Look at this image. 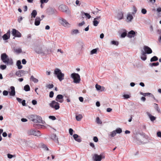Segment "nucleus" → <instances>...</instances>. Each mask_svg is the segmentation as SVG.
I'll return each instance as SVG.
<instances>
[{"label": "nucleus", "instance_id": "16", "mask_svg": "<svg viewBox=\"0 0 161 161\" xmlns=\"http://www.w3.org/2000/svg\"><path fill=\"white\" fill-rule=\"evenodd\" d=\"M124 13L122 12H119L116 15V17L118 20H120L123 19L124 15Z\"/></svg>", "mask_w": 161, "mask_h": 161}, {"label": "nucleus", "instance_id": "13", "mask_svg": "<svg viewBox=\"0 0 161 161\" xmlns=\"http://www.w3.org/2000/svg\"><path fill=\"white\" fill-rule=\"evenodd\" d=\"M37 118H35L33 119V122L36 123L38 124H42L44 123L43 121L42 120V118L41 117L37 116Z\"/></svg>", "mask_w": 161, "mask_h": 161}, {"label": "nucleus", "instance_id": "30", "mask_svg": "<svg viewBox=\"0 0 161 161\" xmlns=\"http://www.w3.org/2000/svg\"><path fill=\"white\" fill-rule=\"evenodd\" d=\"M82 118L83 116L81 114H79L78 115H76L75 117L76 120L78 121H80Z\"/></svg>", "mask_w": 161, "mask_h": 161}, {"label": "nucleus", "instance_id": "34", "mask_svg": "<svg viewBox=\"0 0 161 161\" xmlns=\"http://www.w3.org/2000/svg\"><path fill=\"white\" fill-rule=\"evenodd\" d=\"M79 33V30L77 29L73 30L71 31L72 35L76 34Z\"/></svg>", "mask_w": 161, "mask_h": 161}, {"label": "nucleus", "instance_id": "26", "mask_svg": "<svg viewBox=\"0 0 161 161\" xmlns=\"http://www.w3.org/2000/svg\"><path fill=\"white\" fill-rule=\"evenodd\" d=\"M141 52V59L145 61L147 59V55L146 54L143 52V51Z\"/></svg>", "mask_w": 161, "mask_h": 161}, {"label": "nucleus", "instance_id": "42", "mask_svg": "<svg viewBox=\"0 0 161 161\" xmlns=\"http://www.w3.org/2000/svg\"><path fill=\"white\" fill-rule=\"evenodd\" d=\"M114 130L115 131L116 133L120 134L122 132L121 129L119 128L116 129V130Z\"/></svg>", "mask_w": 161, "mask_h": 161}, {"label": "nucleus", "instance_id": "32", "mask_svg": "<svg viewBox=\"0 0 161 161\" xmlns=\"http://www.w3.org/2000/svg\"><path fill=\"white\" fill-rule=\"evenodd\" d=\"M30 80H32L34 83H37L38 81V80L37 79L35 78L33 75L31 76Z\"/></svg>", "mask_w": 161, "mask_h": 161}, {"label": "nucleus", "instance_id": "41", "mask_svg": "<svg viewBox=\"0 0 161 161\" xmlns=\"http://www.w3.org/2000/svg\"><path fill=\"white\" fill-rule=\"evenodd\" d=\"M150 95H151V96L152 97H153L154 100H156V99L155 98L153 95L151 93L148 92V93H145L144 94V96H150Z\"/></svg>", "mask_w": 161, "mask_h": 161}, {"label": "nucleus", "instance_id": "4", "mask_svg": "<svg viewBox=\"0 0 161 161\" xmlns=\"http://www.w3.org/2000/svg\"><path fill=\"white\" fill-rule=\"evenodd\" d=\"M27 133L29 135H33L36 136H39L42 135L39 130L34 129L29 130L27 131Z\"/></svg>", "mask_w": 161, "mask_h": 161}, {"label": "nucleus", "instance_id": "51", "mask_svg": "<svg viewBox=\"0 0 161 161\" xmlns=\"http://www.w3.org/2000/svg\"><path fill=\"white\" fill-rule=\"evenodd\" d=\"M133 12L132 13V14H134L136 13L137 12L136 8L135 6H134L133 7Z\"/></svg>", "mask_w": 161, "mask_h": 161}, {"label": "nucleus", "instance_id": "5", "mask_svg": "<svg viewBox=\"0 0 161 161\" xmlns=\"http://www.w3.org/2000/svg\"><path fill=\"white\" fill-rule=\"evenodd\" d=\"M144 137L145 136L143 135L136 134L135 135L134 138L137 142L142 143L143 140V139Z\"/></svg>", "mask_w": 161, "mask_h": 161}, {"label": "nucleus", "instance_id": "33", "mask_svg": "<svg viewBox=\"0 0 161 161\" xmlns=\"http://www.w3.org/2000/svg\"><path fill=\"white\" fill-rule=\"evenodd\" d=\"M33 126L35 128H36L39 129L40 128H42V127H44V126L43 125H40L39 124H34L33 125Z\"/></svg>", "mask_w": 161, "mask_h": 161}, {"label": "nucleus", "instance_id": "35", "mask_svg": "<svg viewBox=\"0 0 161 161\" xmlns=\"http://www.w3.org/2000/svg\"><path fill=\"white\" fill-rule=\"evenodd\" d=\"M24 89L26 92L29 91L30 90L29 86L28 85H25L24 87Z\"/></svg>", "mask_w": 161, "mask_h": 161}, {"label": "nucleus", "instance_id": "52", "mask_svg": "<svg viewBox=\"0 0 161 161\" xmlns=\"http://www.w3.org/2000/svg\"><path fill=\"white\" fill-rule=\"evenodd\" d=\"M0 68L2 70H4L6 68V66L5 65H1L0 66Z\"/></svg>", "mask_w": 161, "mask_h": 161}, {"label": "nucleus", "instance_id": "8", "mask_svg": "<svg viewBox=\"0 0 161 161\" xmlns=\"http://www.w3.org/2000/svg\"><path fill=\"white\" fill-rule=\"evenodd\" d=\"M59 22L60 24H62L64 27H69L70 24L66 21V20L62 18L59 19Z\"/></svg>", "mask_w": 161, "mask_h": 161}, {"label": "nucleus", "instance_id": "62", "mask_svg": "<svg viewBox=\"0 0 161 161\" xmlns=\"http://www.w3.org/2000/svg\"><path fill=\"white\" fill-rule=\"evenodd\" d=\"M90 145L91 147L92 148H94V149H96L94 144L93 143H92V142H90Z\"/></svg>", "mask_w": 161, "mask_h": 161}, {"label": "nucleus", "instance_id": "43", "mask_svg": "<svg viewBox=\"0 0 161 161\" xmlns=\"http://www.w3.org/2000/svg\"><path fill=\"white\" fill-rule=\"evenodd\" d=\"M110 43L111 44L115 45L116 46H118L119 44L118 42L115 41H111Z\"/></svg>", "mask_w": 161, "mask_h": 161}, {"label": "nucleus", "instance_id": "40", "mask_svg": "<svg viewBox=\"0 0 161 161\" xmlns=\"http://www.w3.org/2000/svg\"><path fill=\"white\" fill-rule=\"evenodd\" d=\"M159 63L158 62H157L156 63H150L149 65L151 67H153V66H157L159 65Z\"/></svg>", "mask_w": 161, "mask_h": 161}, {"label": "nucleus", "instance_id": "23", "mask_svg": "<svg viewBox=\"0 0 161 161\" xmlns=\"http://www.w3.org/2000/svg\"><path fill=\"white\" fill-rule=\"evenodd\" d=\"M50 137L51 138V139H53L54 141L58 143V138L57 137L56 134H52L51 135Z\"/></svg>", "mask_w": 161, "mask_h": 161}, {"label": "nucleus", "instance_id": "61", "mask_svg": "<svg viewBox=\"0 0 161 161\" xmlns=\"http://www.w3.org/2000/svg\"><path fill=\"white\" fill-rule=\"evenodd\" d=\"M49 1V0H40V2L41 4H43L44 3H47Z\"/></svg>", "mask_w": 161, "mask_h": 161}, {"label": "nucleus", "instance_id": "60", "mask_svg": "<svg viewBox=\"0 0 161 161\" xmlns=\"http://www.w3.org/2000/svg\"><path fill=\"white\" fill-rule=\"evenodd\" d=\"M73 130L72 129L70 128L69 129V133L70 135H73Z\"/></svg>", "mask_w": 161, "mask_h": 161}, {"label": "nucleus", "instance_id": "46", "mask_svg": "<svg viewBox=\"0 0 161 161\" xmlns=\"http://www.w3.org/2000/svg\"><path fill=\"white\" fill-rule=\"evenodd\" d=\"M97 48L94 49L92 50L91 51V54H96L97 53Z\"/></svg>", "mask_w": 161, "mask_h": 161}, {"label": "nucleus", "instance_id": "24", "mask_svg": "<svg viewBox=\"0 0 161 161\" xmlns=\"http://www.w3.org/2000/svg\"><path fill=\"white\" fill-rule=\"evenodd\" d=\"M35 52L38 54H42L43 53V51L42 50V49L41 47H36L35 50Z\"/></svg>", "mask_w": 161, "mask_h": 161}, {"label": "nucleus", "instance_id": "28", "mask_svg": "<svg viewBox=\"0 0 161 161\" xmlns=\"http://www.w3.org/2000/svg\"><path fill=\"white\" fill-rule=\"evenodd\" d=\"M36 117V115H31L29 116V119L32 121H33V119H34L35 118H37Z\"/></svg>", "mask_w": 161, "mask_h": 161}, {"label": "nucleus", "instance_id": "10", "mask_svg": "<svg viewBox=\"0 0 161 161\" xmlns=\"http://www.w3.org/2000/svg\"><path fill=\"white\" fill-rule=\"evenodd\" d=\"M59 9L63 12L66 13L68 12V13H69V11L68 7L65 5H61L59 6Z\"/></svg>", "mask_w": 161, "mask_h": 161}, {"label": "nucleus", "instance_id": "58", "mask_svg": "<svg viewBox=\"0 0 161 161\" xmlns=\"http://www.w3.org/2000/svg\"><path fill=\"white\" fill-rule=\"evenodd\" d=\"M20 72L21 73V74L22 75V76L25 74V73H27V71H25L23 70H20Z\"/></svg>", "mask_w": 161, "mask_h": 161}, {"label": "nucleus", "instance_id": "44", "mask_svg": "<svg viewBox=\"0 0 161 161\" xmlns=\"http://www.w3.org/2000/svg\"><path fill=\"white\" fill-rule=\"evenodd\" d=\"M116 133L115 130H114L110 133V135L111 137H113L116 134Z\"/></svg>", "mask_w": 161, "mask_h": 161}, {"label": "nucleus", "instance_id": "2", "mask_svg": "<svg viewBox=\"0 0 161 161\" xmlns=\"http://www.w3.org/2000/svg\"><path fill=\"white\" fill-rule=\"evenodd\" d=\"M54 74L57 76V78L60 81L64 79V75L62 73L61 70L59 69L56 68L54 70Z\"/></svg>", "mask_w": 161, "mask_h": 161}, {"label": "nucleus", "instance_id": "45", "mask_svg": "<svg viewBox=\"0 0 161 161\" xmlns=\"http://www.w3.org/2000/svg\"><path fill=\"white\" fill-rule=\"evenodd\" d=\"M99 21H97L96 19H94L93 21V25L95 26H97L99 23Z\"/></svg>", "mask_w": 161, "mask_h": 161}, {"label": "nucleus", "instance_id": "53", "mask_svg": "<svg viewBox=\"0 0 161 161\" xmlns=\"http://www.w3.org/2000/svg\"><path fill=\"white\" fill-rule=\"evenodd\" d=\"M8 94V92L7 91L4 90L3 92V94L4 96H7Z\"/></svg>", "mask_w": 161, "mask_h": 161}, {"label": "nucleus", "instance_id": "54", "mask_svg": "<svg viewBox=\"0 0 161 161\" xmlns=\"http://www.w3.org/2000/svg\"><path fill=\"white\" fill-rule=\"evenodd\" d=\"M141 12L143 14H145L147 13V11L145 9L142 8L141 10Z\"/></svg>", "mask_w": 161, "mask_h": 161}, {"label": "nucleus", "instance_id": "18", "mask_svg": "<svg viewBox=\"0 0 161 161\" xmlns=\"http://www.w3.org/2000/svg\"><path fill=\"white\" fill-rule=\"evenodd\" d=\"M11 91L9 92V95L10 96H14L15 95V92L14 87L13 86L10 87Z\"/></svg>", "mask_w": 161, "mask_h": 161}, {"label": "nucleus", "instance_id": "57", "mask_svg": "<svg viewBox=\"0 0 161 161\" xmlns=\"http://www.w3.org/2000/svg\"><path fill=\"white\" fill-rule=\"evenodd\" d=\"M96 122L98 124H101L102 123L98 117H97L96 118Z\"/></svg>", "mask_w": 161, "mask_h": 161}, {"label": "nucleus", "instance_id": "36", "mask_svg": "<svg viewBox=\"0 0 161 161\" xmlns=\"http://www.w3.org/2000/svg\"><path fill=\"white\" fill-rule=\"evenodd\" d=\"M154 108L156 110L158 113H160V110L159 109L158 105L156 103H154Z\"/></svg>", "mask_w": 161, "mask_h": 161}, {"label": "nucleus", "instance_id": "19", "mask_svg": "<svg viewBox=\"0 0 161 161\" xmlns=\"http://www.w3.org/2000/svg\"><path fill=\"white\" fill-rule=\"evenodd\" d=\"M74 139L78 142H80L81 141V137L77 134H74L73 136Z\"/></svg>", "mask_w": 161, "mask_h": 161}, {"label": "nucleus", "instance_id": "49", "mask_svg": "<svg viewBox=\"0 0 161 161\" xmlns=\"http://www.w3.org/2000/svg\"><path fill=\"white\" fill-rule=\"evenodd\" d=\"M53 85L52 84H48L46 86V87L49 89H51L53 88Z\"/></svg>", "mask_w": 161, "mask_h": 161}, {"label": "nucleus", "instance_id": "14", "mask_svg": "<svg viewBox=\"0 0 161 161\" xmlns=\"http://www.w3.org/2000/svg\"><path fill=\"white\" fill-rule=\"evenodd\" d=\"M133 19V17L132 15V14H131L130 13H128L127 15L126 19L127 22H131Z\"/></svg>", "mask_w": 161, "mask_h": 161}, {"label": "nucleus", "instance_id": "25", "mask_svg": "<svg viewBox=\"0 0 161 161\" xmlns=\"http://www.w3.org/2000/svg\"><path fill=\"white\" fill-rule=\"evenodd\" d=\"M39 17H37L35 21V25L36 26L39 25L40 23V21L42 20Z\"/></svg>", "mask_w": 161, "mask_h": 161}, {"label": "nucleus", "instance_id": "7", "mask_svg": "<svg viewBox=\"0 0 161 161\" xmlns=\"http://www.w3.org/2000/svg\"><path fill=\"white\" fill-rule=\"evenodd\" d=\"M141 51H143L146 54H150L152 53V49L148 46L145 45L143 46L142 49Z\"/></svg>", "mask_w": 161, "mask_h": 161}, {"label": "nucleus", "instance_id": "48", "mask_svg": "<svg viewBox=\"0 0 161 161\" xmlns=\"http://www.w3.org/2000/svg\"><path fill=\"white\" fill-rule=\"evenodd\" d=\"M42 147L44 148V150L48 151L49 149L47 147L45 144H43L42 146Z\"/></svg>", "mask_w": 161, "mask_h": 161}, {"label": "nucleus", "instance_id": "1", "mask_svg": "<svg viewBox=\"0 0 161 161\" xmlns=\"http://www.w3.org/2000/svg\"><path fill=\"white\" fill-rule=\"evenodd\" d=\"M1 59L3 62L7 65H12L13 64L12 59L11 58H9L5 53H3L1 54Z\"/></svg>", "mask_w": 161, "mask_h": 161}, {"label": "nucleus", "instance_id": "47", "mask_svg": "<svg viewBox=\"0 0 161 161\" xmlns=\"http://www.w3.org/2000/svg\"><path fill=\"white\" fill-rule=\"evenodd\" d=\"M15 75H16L18 77H21L22 76V75L21 74L20 71L18 70L16 72Z\"/></svg>", "mask_w": 161, "mask_h": 161}, {"label": "nucleus", "instance_id": "50", "mask_svg": "<svg viewBox=\"0 0 161 161\" xmlns=\"http://www.w3.org/2000/svg\"><path fill=\"white\" fill-rule=\"evenodd\" d=\"M16 52L17 53H20L22 52V49L21 48H18V49H16L15 50Z\"/></svg>", "mask_w": 161, "mask_h": 161}, {"label": "nucleus", "instance_id": "59", "mask_svg": "<svg viewBox=\"0 0 161 161\" xmlns=\"http://www.w3.org/2000/svg\"><path fill=\"white\" fill-rule=\"evenodd\" d=\"M54 95V93L53 91H51L49 93V97L51 98H52L53 97Z\"/></svg>", "mask_w": 161, "mask_h": 161}, {"label": "nucleus", "instance_id": "29", "mask_svg": "<svg viewBox=\"0 0 161 161\" xmlns=\"http://www.w3.org/2000/svg\"><path fill=\"white\" fill-rule=\"evenodd\" d=\"M16 65L18 66V69H21L22 68V66L21 65V62L20 61L18 60L16 63Z\"/></svg>", "mask_w": 161, "mask_h": 161}, {"label": "nucleus", "instance_id": "56", "mask_svg": "<svg viewBox=\"0 0 161 161\" xmlns=\"http://www.w3.org/2000/svg\"><path fill=\"white\" fill-rule=\"evenodd\" d=\"M49 118L52 120H55L56 119V117L54 116H49Z\"/></svg>", "mask_w": 161, "mask_h": 161}, {"label": "nucleus", "instance_id": "21", "mask_svg": "<svg viewBox=\"0 0 161 161\" xmlns=\"http://www.w3.org/2000/svg\"><path fill=\"white\" fill-rule=\"evenodd\" d=\"M76 45L79 49H82L84 47V44L82 42L79 41L76 43Z\"/></svg>", "mask_w": 161, "mask_h": 161}, {"label": "nucleus", "instance_id": "31", "mask_svg": "<svg viewBox=\"0 0 161 161\" xmlns=\"http://www.w3.org/2000/svg\"><path fill=\"white\" fill-rule=\"evenodd\" d=\"M81 14L82 15L84 14L88 19H90L91 17L90 14L84 12L83 11L81 12Z\"/></svg>", "mask_w": 161, "mask_h": 161}, {"label": "nucleus", "instance_id": "63", "mask_svg": "<svg viewBox=\"0 0 161 161\" xmlns=\"http://www.w3.org/2000/svg\"><path fill=\"white\" fill-rule=\"evenodd\" d=\"M123 97L125 99H128L130 98V96L128 94H125L123 95Z\"/></svg>", "mask_w": 161, "mask_h": 161}, {"label": "nucleus", "instance_id": "55", "mask_svg": "<svg viewBox=\"0 0 161 161\" xmlns=\"http://www.w3.org/2000/svg\"><path fill=\"white\" fill-rule=\"evenodd\" d=\"M64 97L66 98V100L67 102H69L70 101V100L69 99V97L67 96H65Z\"/></svg>", "mask_w": 161, "mask_h": 161}, {"label": "nucleus", "instance_id": "9", "mask_svg": "<svg viewBox=\"0 0 161 161\" xmlns=\"http://www.w3.org/2000/svg\"><path fill=\"white\" fill-rule=\"evenodd\" d=\"M104 158V157L101 154L98 155L96 154H94L93 157V159L95 161H100L103 158Z\"/></svg>", "mask_w": 161, "mask_h": 161}, {"label": "nucleus", "instance_id": "17", "mask_svg": "<svg viewBox=\"0 0 161 161\" xmlns=\"http://www.w3.org/2000/svg\"><path fill=\"white\" fill-rule=\"evenodd\" d=\"M135 36V32L133 30H131L128 32L127 35L128 37L131 38L134 37Z\"/></svg>", "mask_w": 161, "mask_h": 161}, {"label": "nucleus", "instance_id": "3", "mask_svg": "<svg viewBox=\"0 0 161 161\" xmlns=\"http://www.w3.org/2000/svg\"><path fill=\"white\" fill-rule=\"evenodd\" d=\"M71 77L73 79V82L75 83H79L80 80V75L77 73H73L71 75Z\"/></svg>", "mask_w": 161, "mask_h": 161}, {"label": "nucleus", "instance_id": "27", "mask_svg": "<svg viewBox=\"0 0 161 161\" xmlns=\"http://www.w3.org/2000/svg\"><path fill=\"white\" fill-rule=\"evenodd\" d=\"M147 114L151 121H153L156 119V117H155L152 116L148 112H147Z\"/></svg>", "mask_w": 161, "mask_h": 161}, {"label": "nucleus", "instance_id": "15", "mask_svg": "<svg viewBox=\"0 0 161 161\" xmlns=\"http://www.w3.org/2000/svg\"><path fill=\"white\" fill-rule=\"evenodd\" d=\"M55 100L60 103H63L64 101L63 96L61 94L58 95L55 98Z\"/></svg>", "mask_w": 161, "mask_h": 161}, {"label": "nucleus", "instance_id": "22", "mask_svg": "<svg viewBox=\"0 0 161 161\" xmlns=\"http://www.w3.org/2000/svg\"><path fill=\"white\" fill-rule=\"evenodd\" d=\"M95 87L97 91H100L101 92L105 90V88L104 87H102L100 85L97 84L96 85Z\"/></svg>", "mask_w": 161, "mask_h": 161}, {"label": "nucleus", "instance_id": "38", "mask_svg": "<svg viewBox=\"0 0 161 161\" xmlns=\"http://www.w3.org/2000/svg\"><path fill=\"white\" fill-rule=\"evenodd\" d=\"M37 12L36 10H34L31 13V15L33 18H35L37 15Z\"/></svg>", "mask_w": 161, "mask_h": 161}, {"label": "nucleus", "instance_id": "6", "mask_svg": "<svg viewBox=\"0 0 161 161\" xmlns=\"http://www.w3.org/2000/svg\"><path fill=\"white\" fill-rule=\"evenodd\" d=\"M49 105L51 107L56 110H58L60 108L59 103L55 101H52Z\"/></svg>", "mask_w": 161, "mask_h": 161}, {"label": "nucleus", "instance_id": "64", "mask_svg": "<svg viewBox=\"0 0 161 161\" xmlns=\"http://www.w3.org/2000/svg\"><path fill=\"white\" fill-rule=\"evenodd\" d=\"M93 140L95 142H97L98 141V138L96 136H94L93 137Z\"/></svg>", "mask_w": 161, "mask_h": 161}, {"label": "nucleus", "instance_id": "39", "mask_svg": "<svg viewBox=\"0 0 161 161\" xmlns=\"http://www.w3.org/2000/svg\"><path fill=\"white\" fill-rule=\"evenodd\" d=\"M158 59V58L156 56H154L152 58L150 59V61L151 62L157 61Z\"/></svg>", "mask_w": 161, "mask_h": 161}, {"label": "nucleus", "instance_id": "37", "mask_svg": "<svg viewBox=\"0 0 161 161\" xmlns=\"http://www.w3.org/2000/svg\"><path fill=\"white\" fill-rule=\"evenodd\" d=\"M124 32L121 34V37L122 38H124L126 35H127V31L126 30H124Z\"/></svg>", "mask_w": 161, "mask_h": 161}, {"label": "nucleus", "instance_id": "20", "mask_svg": "<svg viewBox=\"0 0 161 161\" xmlns=\"http://www.w3.org/2000/svg\"><path fill=\"white\" fill-rule=\"evenodd\" d=\"M10 35V32L9 30L6 34H4L3 36V38L4 40H7L9 38Z\"/></svg>", "mask_w": 161, "mask_h": 161}, {"label": "nucleus", "instance_id": "11", "mask_svg": "<svg viewBox=\"0 0 161 161\" xmlns=\"http://www.w3.org/2000/svg\"><path fill=\"white\" fill-rule=\"evenodd\" d=\"M12 34L15 37H21V34L17 30L13 29L12 30Z\"/></svg>", "mask_w": 161, "mask_h": 161}, {"label": "nucleus", "instance_id": "12", "mask_svg": "<svg viewBox=\"0 0 161 161\" xmlns=\"http://www.w3.org/2000/svg\"><path fill=\"white\" fill-rule=\"evenodd\" d=\"M47 14L49 15H51L56 14L57 13V11L54 9L52 8H49L47 9Z\"/></svg>", "mask_w": 161, "mask_h": 161}]
</instances>
